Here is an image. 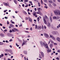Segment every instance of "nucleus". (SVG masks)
<instances>
[{
	"instance_id": "obj_1",
	"label": "nucleus",
	"mask_w": 60,
	"mask_h": 60,
	"mask_svg": "<svg viewBox=\"0 0 60 60\" xmlns=\"http://www.w3.org/2000/svg\"><path fill=\"white\" fill-rule=\"evenodd\" d=\"M40 43L41 46L42 47H43V45L45 47L47 45V43H46V42L45 41H44L43 43L42 41H40Z\"/></svg>"
},
{
	"instance_id": "obj_2",
	"label": "nucleus",
	"mask_w": 60,
	"mask_h": 60,
	"mask_svg": "<svg viewBox=\"0 0 60 60\" xmlns=\"http://www.w3.org/2000/svg\"><path fill=\"white\" fill-rule=\"evenodd\" d=\"M59 11V10H56L53 11L55 13V15H57V14H58V12Z\"/></svg>"
},
{
	"instance_id": "obj_3",
	"label": "nucleus",
	"mask_w": 60,
	"mask_h": 60,
	"mask_svg": "<svg viewBox=\"0 0 60 60\" xmlns=\"http://www.w3.org/2000/svg\"><path fill=\"white\" fill-rule=\"evenodd\" d=\"M52 34H53L55 35V34H58V32H55V31H53L52 32Z\"/></svg>"
},
{
	"instance_id": "obj_4",
	"label": "nucleus",
	"mask_w": 60,
	"mask_h": 60,
	"mask_svg": "<svg viewBox=\"0 0 60 60\" xmlns=\"http://www.w3.org/2000/svg\"><path fill=\"white\" fill-rule=\"evenodd\" d=\"M12 30L13 32H15V30L16 31H19L18 29L15 28H14L13 29H12Z\"/></svg>"
},
{
	"instance_id": "obj_5",
	"label": "nucleus",
	"mask_w": 60,
	"mask_h": 60,
	"mask_svg": "<svg viewBox=\"0 0 60 60\" xmlns=\"http://www.w3.org/2000/svg\"><path fill=\"white\" fill-rule=\"evenodd\" d=\"M3 4L5 5H6V6H9V3L8 4L5 2H3Z\"/></svg>"
},
{
	"instance_id": "obj_6",
	"label": "nucleus",
	"mask_w": 60,
	"mask_h": 60,
	"mask_svg": "<svg viewBox=\"0 0 60 60\" xmlns=\"http://www.w3.org/2000/svg\"><path fill=\"white\" fill-rule=\"evenodd\" d=\"M44 35L46 37V38H48L49 37V35H48V34H46V33H45L44 34Z\"/></svg>"
},
{
	"instance_id": "obj_7",
	"label": "nucleus",
	"mask_w": 60,
	"mask_h": 60,
	"mask_svg": "<svg viewBox=\"0 0 60 60\" xmlns=\"http://www.w3.org/2000/svg\"><path fill=\"white\" fill-rule=\"evenodd\" d=\"M43 20L44 24H47V22H46V21L45 19L44 18L43 19Z\"/></svg>"
},
{
	"instance_id": "obj_8",
	"label": "nucleus",
	"mask_w": 60,
	"mask_h": 60,
	"mask_svg": "<svg viewBox=\"0 0 60 60\" xmlns=\"http://www.w3.org/2000/svg\"><path fill=\"white\" fill-rule=\"evenodd\" d=\"M41 56H42V57H44V53H43V52H41Z\"/></svg>"
},
{
	"instance_id": "obj_9",
	"label": "nucleus",
	"mask_w": 60,
	"mask_h": 60,
	"mask_svg": "<svg viewBox=\"0 0 60 60\" xmlns=\"http://www.w3.org/2000/svg\"><path fill=\"white\" fill-rule=\"evenodd\" d=\"M56 39L57 40V41H58L60 42V38L58 37L56 38Z\"/></svg>"
},
{
	"instance_id": "obj_10",
	"label": "nucleus",
	"mask_w": 60,
	"mask_h": 60,
	"mask_svg": "<svg viewBox=\"0 0 60 60\" xmlns=\"http://www.w3.org/2000/svg\"><path fill=\"white\" fill-rule=\"evenodd\" d=\"M49 46L50 48H52L53 47V44H50L49 45Z\"/></svg>"
},
{
	"instance_id": "obj_11",
	"label": "nucleus",
	"mask_w": 60,
	"mask_h": 60,
	"mask_svg": "<svg viewBox=\"0 0 60 60\" xmlns=\"http://www.w3.org/2000/svg\"><path fill=\"white\" fill-rule=\"evenodd\" d=\"M49 18L51 22H52V17L51 16H50Z\"/></svg>"
},
{
	"instance_id": "obj_12",
	"label": "nucleus",
	"mask_w": 60,
	"mask_h": 60,
	"mask_svg": "<svg viewBox=\"0 0 60 60\" xmlns=\"http://www.w3.org/2000/svg\"><path fill=\"white\" fill-rule=\"evenodd\" d=\"M37 29H41V26H38L37 27Z\"/></svg>"
},
{
	"instance_id": "obj_13",
	"label": "nucleus",
	"mask_w": 60,
	"mask_h": 60,
	"mask_svg": "<svg viewBox=\"0 0 60 60\" xmlns=\"http://www.w3.org/2000/svg\"><path fill=\"white\" fill-rule=\"evenodd\" d=\"M51 52V49H50L49 50V49H48L47 51L48 53L49 52Z\"/></svg>"
},
{
	"instance_id": "obj_14",
	"label": "nucleus",
	"mask_w": 60,
	"mask_h": 60,
	"mask_svg": "<svg viewBox=\"0 0 60 60\" xmlns=\"http://www.w3.org/2000/svg\"><path fill=\"white\" fill-rule=\"evenodd\" d=\"M23 52L25 54H26H26H27V51H23Z\"/></svg>"
},
{
	"instance_id": "obj_15",
	"label": "nucleus",
	"mask_w": 60,
	"mask_h": 60,
	"mask_svg": "<svg viewBox=\"0 0 60 60\" xmlns=\"http://www.w3.org/2000/svg\"><path fill=\"white\" fill-rule=\"evenodd\" d=\"M29 20H30V22H32V19L30 18H29Z\"/></svg>"
},
{
	"instance_id": "obj_16",
	"label": "nucleus",
	"mask_w": 60,
	"mask_h": 60,
	"mask_svg": "<svg viewBox=\"0 0 60 60\" xmlns=\"http://www.w3.org/2000/svg\"><path fill=\"white\" fill-rule=\"evenodd\" d=\"M48 27H50V23H48Z\"/></svg>"
},
{
	"instance_id": "obj_17",
	"label": "nucleus",
	"mask_w": 60,
	"mask_h": 60,
	"mask_svg": "<svg viewBox=\"0 0 60 60\" xmlns=\"http://www.w3.org/2000/svg\"><path fill=\"white\" fill-rule=\"evenodd\" d=\"M10 26H11V27H14V26H13V25L12 24H10Z\"/></svg>"
},
{
	"instance_id": "obj_18",
	"label": "nucleus",
	"mask_w": 60,
	"mask_h": 60,
	"mask_svg": "<svg viewBox=\"0 0 60 60\" xmlns=\"http://www.w3.org/2000/svg\"><path fill=\"white\" fill-rule=\"evenodd\" d=\"M14 2L15 4H17V1L16 0H14Z\"/></svg>"
},
{
	"instance_id": "obj_19",
	"label": "nucleus",
	"mask_w": 60,
	"mask_h": 60,
	"mask_svg": "<svg viewBox=\"0 0 60 60\" xmlns=\"http://www.w3.org/2000/svg\"><path fill=\"white\" fill-rule=\"evenodd\" d=\"M5 51L6 52H10V50L8 49H6L5 50Z\"/></svg>"
},
{
	"instance_id": "obj_20",
	"label": "nucleus",
	"mask_w": 60,
	"mask_h": 60,
	"mask_svg": "<svg viewBox=\"0 0 60 60\" xmlns=\"http://www.w3.org/2000/svg\"><path fill=\"white\" fill-rule=\"evenodd\" d=\"M47 18H48V17H47L46 15H45V16H44V19H47Z\"/></svg>"
},
{
	"instance_id": "obj_21",
	"label": "nucleus",
	"mask_w": 60,
	"mask_h": 60,
	"mask_svg": "<svg viewBox=\"0 0 60 60\" xmlns=\"http://www.w3.org/2000/svg\"><path fill=\"white\" fill-rule=\"evenodd\" d=\"M39 58L40 59L42 58V57L41 56V54H39Z\"/></svg>"
},
{
	"instance_id": "obj_22",
	"label": "nucleus",
	"mask_w": 60,
	"mask_h": 60,
	"mask_svg": "<svg viewBox=\"0 0 60 60\" xmlns=\"http://www.w3.org/2000/svg\"><path fill=\"white\" fill-rule=\"evenodd\" d=\"M37 12H35L34 13H33V15L34 16H35V15H36V13Z\"/></svg>"
},
{
	"instance_id": "obj_23",
	"label": "nucleus",
	"mask_w": 60,
	"mask_h": 60,
	"mask_svg": "<svg viewBox=\"0 0 60 60\" xmlns=\"http://www.w3.org/2000/svg\"><path fill=\"white\" fill-rule=\"evenodd\" d=\"M53 18L54 19H56V16L53 17Z\"/></svg>"
},
{
	"instance_id": "obj_24",
	"label": "nucleus",
	"mask_w": 60,
	"mask_h": 60,
	"mask_svg": "<svg viewBox=\"0 0 60 60\" xmlns=\"http://www.w3.org/2000/svg\"><path fill=\"white\" fill-rule=\"evenodd\" d=\"M57 15H60V11H59Z\"/></svg>"
},
{
	"instance_id": "obj_25",
	"label": "nucleus",
	"mask_w": 60,
	"mask_h": 60,
	"mask_svg": "<svg viewBox=\"0 0 60 60\" xmlns=\"http://www.w3.org/2000/svg\"><path fill=\"white\" fill-rule=\"evenodd\" d=\"M3 44H4V43H3V42H0V45H3Z\"/></svg>"
},
{
	"instance_id": "obj_26",
	"label": "nucleus",
	"mask_w": 60,
	"mask_h": 60,
	"mask_svg": "<svg viewBox=\"0 0 60 60\" xmlns=\"http://www.w3.org/2000/svg\"><path fill=\"white\" fill-rule=\"evenodd\" d=\"M52 5L53 6H56V4L54 3L52 4Z\"/></svg>"
},
{
	"instance_id": "obj_27",
	"label": "nucleus",
	"mask_w": 60,
	"mask_h": 60,
	"mask_svg": "<svg viewBox=\"0 0 60 60\" xmlns=\"http://www.w3.org/2000/svg\"><path fill=\"white\" fill-rule=\"evenodd\" d=\"M60 27V24H59V25H58V26H57V27L58 28H59V27Z\"/></svg>"
},
{
	"instance_id": "obj_28",
	"label": "nucleus",
	"mask_w": 60,
	"mask_h": 60,
	"mask_svg": "<svg viewBox=\"0 0 60 60\" xmlns=\"http://www.w3.org/2000/svg\"><path fill=\"white\" fill-rule=\"evenodd\" d=\"M29 18L30 17L27 18L26 17L25 18V19H26V20H28V19H29Z\"/></svg>"
},
{
	"instance_id": "obj_29",
	"label": "nucleus",
	"mask_w": 60,
	"mask_h": 60,
	"mask_svg": "<svg viewBox=\"0 0 60 60\" xmlns=\"http://www.w3.org/2000/svg\"><path fill=\"white\" fill-rule=\"evenodd\" d=\"M38 11H39L40 10H41V8H39L38 9H37Z\"/></svg>"
},
{
	"instance_id": "obj_30",
	"label": "nucleus",
	"mask_w": 60,
	"mask_h": 60,
	"mask_svg": "<svg viewBox=\"0 0 60 60\" xmlns=\"http://www.w3.org/2000/svg\"><path fill=\"white\" fill-rule=\"evenodd\" d=\"M49 6H50V7H51V8L52 7V5H51V4H49Z\"/></svg>"
},
{
	"instance_id": "obj_31",
	"label": "nucleus",
	"mask_w": 60,
	"mask_h": 60,
	"mask_svg": "<svg viewBox=\"0 0 60 60\" xmlns=\"http://www.w3.org/2000/svg\"><path fill=\"white\" fill-rule=\"evenodd\" d=\"M56 18V19H60V17L59 16H57Z\"/></svg>"
},
{
	"instance_id": "obj_32",
	"label": "nucleus",
	"mask_w": 60,
	"mask_h": 60,
	"mask_svg": "<svg viewBox=\"0 0 60 60\" xmlns=\"http://www.w3.org/2000/svg\"><path fill=\"white\" fill-rule=\"evenodd\" d=\"M49 2L51 4L52 3V1L51 0L49 1Z\"/></svg>"
},
{
	"instance_id": "obj_33",
	"label": "nucleus",
	"mask_w": 60,
	"mask_h": 60,
	"mask_svg": "<svg viewBox=\"0 0 60 60\" xmlns=\"http://www.w3.org/2000/svg\"><path fill=\"white\" fill-rule=\"evenodd\" d=\"M52 39H53V40H56V38H55L54 37H52Z\"/></svg>"
},
{
	"instance_id": "obj_34",
	"label": "nucleus",
	"mask_w": 60,
	"mask_h": 60,
	"mask_svg": "<svg viewBox=\"0 0 60 60\" xmlns=\"http://www.w3.org/2000/svg\"><path fill=\"white\" fill-rule=\"evenodd\" d=\"M50 42L51 43H53V41L52 40H50Z\"/></svg>"
},
{
	"instance_id": "obj_35",
	"label": "nucleus",
	"mask_w": 60,
	"mask_h": 60,
	"mask_svg": "<svg viewBox=\"0 0 60 60\" xmlns=\"http://www.w3.org/2000/svg\"><path fill=\"white\" fill-rule=\"evenodd\" d=\"M25 43L23 42L22 45V46H23L24 45H25Z\"/></svg>"
},
{
	"instance_id": "obj_36",
	"label": "nucleus",
	"mask_w": 60,
	"mask_h": 60,
	"mask_svg": "<svg viewBox=\"0 0 60 60\" xmlns=\"http://www.w3.org/2000/svg\"><path fill=\"white\" fill-rule=\"evenodd\" d=\"M38 4L39 6H41V5H40V3L39 2L38 3Z\"/></svg>"
},
{
	"instance_id": "obj_37",
	"label": "nucleus",
	"mask_w": 60,
	"mask_h": 60,
	"mask_svg": "<svg viewBox=\"0 0 60 60\" xmlns=\"http://www.w3.org/2000/svg\"><path fill=\"white\" fill-rule=\"evenodd\" d=\"M25 32H26V33H29V32L28 31H25Z\"/></svg>"
},
{
	"instance_id": "obj_38",
	"label": "nucleus",
	"mask_w": 60,
	"mask_h": 60,
	"mask_svg": "<svg viewBox=\"0 0 60 60\" xmlns=\"http://www.w3.org/2000/svg\"><path fill=\"white\" fill-rule=\"evenodd\" d=\"M37 25H35V29H37Z\"/></svg>"
},
{
	"instance_id": "obj_39",
	"label": "nucleus",
	"mask_w": 60,
	"mask_h": 60,
	"mask_svg": "<svg viewBox=\"0 0 60 60\" xmlns=\"http://www.w3.org/2000/svg\"><path fill=\"white\" fill-rule=\"evenodd\" d=\"M44 8H46V9L48 8V7L46 6H45Z\"/></svg>"
},
{
	"instance_id": "obj_40",
	"label": "nucleus",
	"mask_w": 60,
	"mask_h": 60,
	"mask_svg": "<svg viewBox=\"0 0 60 60\" xmlns=\"http://www.w3.org/2000/svg\"><path fill=\"white\" fill-rule=\"evenodd\" d=\"M41 2L42 4H43V1H42V0H41Z\"/></svg>"
},
{
	"instance_id": "obj_41",
	"label": "nucleus",
	"mask_w": 60,
	"mask_h": 60,
	"mask_svg": "<svg viewBox=\"0 0 60 60\" xmlns=\"http://www.w3.org/2000/svg\"><path fill=\"white\" fill-rule=\"evenodd\" d=\"M11 54L12 55L13 54V52L12 51H11Z\"/></svg>"
},
{
	"instance_id": "obj_42",
	"label": "nucleus",
	"mask_w": 60,
	"mask_h": 60,
	"mask_svg": "<svg viewBox=\"0 0 60 60\" xmlns=\"http://www.w3.org/2000/svg\"><path fill=\"white\" fill-rule=\"evenodd\" d=\"M25 2H28V0H25Z\"/></svg>"
},
{
	"instance_id": "obj_43",
	"label": "nucleus",
	"mask_w": 60,
	"mask_h": 60,
	"mask_svg": "<svg viewBox=\"0 0 60 60\" xmlns=\"http://www.w3.org/2000/svg\"><path fill=\"white\" fill-rule=\"evenodd\" d=\"M57 52H59V53H60V50H58L57 51Z\"/></svg>"
},
{
	"instance_id": "obj_44",
	"label": "nucleus",
	"mask_w": 60,
	"mask_h": 60,
	"mask_svg": "<svg viewBox=\"0 0 60 60\" xmlns=\"http://www.w3.org/2000/svg\"><path fill=\"white\" fill-rule=\"evenodd\" d=\"M44 1L45 3H47V0H44Z\"/></svg>"
},
{
	"instance_id": "obj_45",
	"label": "nucleus",
	"mask_w": 60,
	"mask_h": 60,
	"mask_svg": "<svg viewBox=\"0 0 60 60\" xmlns=\"http://www.w3.org/2000/svg\"><path fill=\"white\" fill-rule=\"evenodd\" d=\"M28 5H27L25 6V7H28Z\"/></svg>"
},
{
	"instance_id": "obj_46",
	"label": "nucleus",
	"mask_w": 60,
	"mask_h": 60,
	"mask_svg": "<svg viewBox=\"0 0 60 60\" xmlns=\"http://www.w3.org/2000/svg\"><path fill=\"white\" fill-rule=\"evenodd\" d=\"M56 59H57L58 60H59V58H58V57H57L56 58Z\"/></svg>"
},
{
	"instance_id": "obj_47",
	"label": "nucleus",
	"mask_w": 60,
	"mask_h": 60,
	"mask_svg": "<svg viewBox=\"0 0 60 60\" xmlns=\"http://www.w3.org/2000/svg\"><path fill=\"white\" fill-rule=\"evenodd\" d=\"M24 12L25 13V15H26V14H27V13H26V11H24Z\"/></svg>"
},
{
	"instance_id": "obj_48",
	"label": "nucleus",
	"mask_w": 60,
	"mask_h": 60,
	"mask_svg": "<svg viewBox=\"0 0 60 60\" xmlns=\"http://www.w3.org/2000/svg\"><path fill=\"white\" fill-rule=\"evenodd\" d=\"M4 31L5 32H7V30L6 29H5L4 30Z\"/></svg>"
},
{
	"instance_id": "obj_49",
	"label": "nucleus",
	"mask_w": 60,
	"mask_h": 60,
	"mask_svg": "<svg viewBox=\"0 0 60 60\" xmlns=\"http://www.w3.org/2000/svg\"><path fill=\"white\" fill-rule=\"evenodd\" d=\"M54 45H57V44L56 43H54Z\"/></svg>"
},
{
	"instance_id": "obj_50",
	"label": "nucleus",
	"mask_w": 60,
	"mask_h": 60,
	"mask_svg": "<svg viewBox=\"0 0 60 60\" xmlns=\"http://www.w3.org/2000/svg\"><path fill=\"white\" fill-rule=\"evenodd\" d=\"M30 30H31V31H32V30H33V29H32V27H31L30 28Z\"/></svg>"
},
{
	"instance_id": "obj_51",
	"label": "nucleus",
	"mask_w": 60,
	"mask_h": 60,
	"mask_svg": "<svg viewBox=\"0 0 60 60\" xmlns=\"http://www.w3.org/2000/svg\"><path fill=\"white\" fill-rule=\"evenodd\" d=\"M10 41H12V39H11L10 40H9Z\"/></svg>"
},
{
	"instance_id": "obj_52",
	"label": "nucleus",
	"mask_w": 60,
	"mask_h": 60,
	"mask_svg": "<svg viewBox=\"0 0 60 60\" xmlns=\"http://www.w3.org/2000/svg\"><path fill=\"white\" fill-rule=\"evenodd\" d=\"M4 18L5 19H8V17H5Z\"/></svg>"
},
{
	"instance_id": "obj_53",
	"label": "nucleus",
	"mask_w": 60,
	"mask_h": 60,
	"mask_svg": "<svg viewBox=\"0 0 60 60\" xmlns=\"http://www.w3.org/2000/svg\"><path fill=\"white\" fill-rule=\"evenodd\" d=\"M23 42H24V43H25L26 44V41H23Z\"/></svg>"
},
{
	"instance_id": "obj_54",
	"label": "nucleus",
	"mask_w": 60,
	"mask_h": 60,
	"mask_svg": "<svg viewBox=\"0 0 60 60\" xmlns=\"http://www.w3.org/2000/svg\"><path fill=\"white\" fill-rule=\"evenodd\" d=\"M28 14L29 15H30V14H31V13H30L29 12H28Z\"/></svg>"
},
{
	"instance_id": "obj_55",
	"label": "nucleus",
	"mask_w": 60,
	"mask_h": 60,
	"mask_svg": "<svg viewBox=\"0 0 60 60\" xmlns=\"http://www.w3.org/2000/svg\"><path fill=\"white\" fill-rule=\"evenodd\" d=\"M11 23L12 24H15V22H11Z\"/></svg>"
},
{
	"instance_id": "obj_56",
	"label": "nucleus",
	"mask_w": 60,
	"mask_h": 60,
	"mask_svg": "<svg viewBox=\"0 0 60 60\" xmlns=\"http://www.w3.org/2000/svg\"><path fill=\"white\" fill-rule=\"evenodd\" d=\"M1 56H2V57H3V56H4V54H1Z\"/></svg>"
},
{
	"instance_id": "obj_57",
	"label": "nucleus",
	"mask_w": 60,
	"mask_h": 60,
	"mask_svg": "<svg viewBox=\"0 0 60 60\" xmlns=\"http://www.w3.org/2000/svg\"><path fill=\"white\" fill-rule=\"evenodd\" d=\"M22 26V25H20L19 26V27H21V26Z\"/></svg>"
},
{
	"instance_id": "obj_58",
	"label": "nucleus",
	"mask_w": 60,
	"mask_h": 60,
	"mask_svg": "<svg viewBox=\"0 0 60 60\" xmlns=\"http://www.w3.org/2000/svg\"><path fill=\"white\" fill-rule=\"evenodd\" d=\"M10 33H11L12 32V31L11 30H10L9 31Z\"/></svg>"
},
{
	"instance_id": "obj_59",
	"label": "nucleus",
	"mask_w": 60,
	"mask_h": 60,
	"mask_svg": "<svg viewBox=\"0 0 60 60\" xmlns=\"http://www.w3.org/2000/svg\"><path fill=\"white\" fill-rule=\"evenodd\" d=\"M7 24H9V22L8 21H7Z\"/></svg>"
},
{
	"instance_id": "obj_60",
	"label": "nucleus",
	"mask_w": 60,
	"mask_h": 60,
	"mask_svg": "<svg viewBox=\"0 0 60 60\" xmlns=\"http://www.w3.org/2000/svg\"><path fill=\"white\" fill-rule=\"evenodd\" d=\"M34 10H35V11H37V9H36V8H34Z\"/></svg>"
},
{
	"instance_id": "obj_61",
	"label": "nucleus",
	"mask_w": 60,
	"mask_h": 60,
	"mask_svg": "<svg viewBox=\"0 0 60 60\" xmlns=\"http://www.w3.org/2000/svg\"><path fill=\"white\" fill-rule=\"evenodd\" d=\"M44 27L45 29H46V26H44Z\"/></svg>"
},
{
	"instance_id": "obj_62",
	"label": "nucleus",
	"mask_w": 60,
	"mask_h": 60,
	"mask_svg": "<svg viewBox=\"0 0 60 60\" xmlns=\"http://www.w3.org/2000/svg\"><path fill=\"white\" fill-rule=\"evenodd\" d=\"M24 59L25 60H26V57H24Z\"/></svg>"
},
{
	"instance_id": "obj_63",
	"label": "nucleus",
	"mask_w": 60,
	"mask_h": 60,
	"mask_svg": "<svg viewBox=\"0 0 60 60\" xmlns=\"http://www.w3.org/2000/svg\"><path fill=\"white\" fill-rule=\"evenodd\" d=\"M29 2L30 4H31L32 3V2L31 1H30Z\"/></svg>"
},
{
	"instance_id": "obj_64",
	"label": "nucleus",
	"mask_w": 60,
	"mask_h": 60,
	"mask_svg": "<svg viewBox=\"0 0 60 60\" xmlns=\"http://www.w3.org/2000/svg\"><path fill=\"white\" fill-rule=\"evenodd\" d=\"M3 29H5V27L3 26Z\"/></svg>"
}]
</instances>
